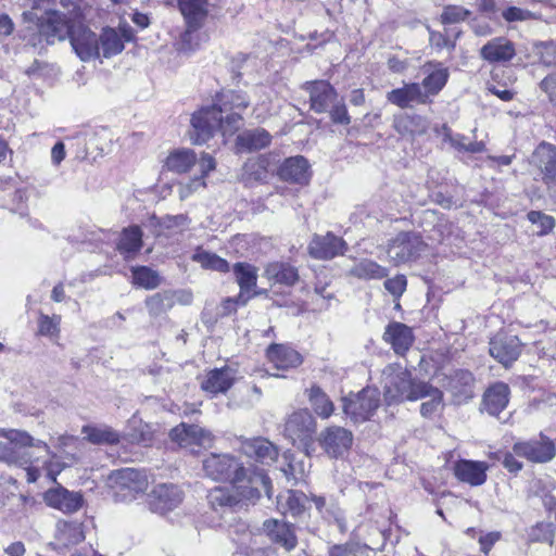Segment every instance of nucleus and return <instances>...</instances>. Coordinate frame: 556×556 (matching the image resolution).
Returning <instances> with one entry per match:
<instances>
[{
	"label": "nucleus",
	"instance_id": "f257e3e1",
	"mask_svg": "<svg viewBox=\"0 0 556 556\" xmlns=\"http://www.w3.org/2000/svg\"><path fill=\"white\" fill-rule=\"evenodd\" d=\"M250 102L242 90L223 89L215 96L212 105L203 106L192 115L189 131L191 142L205 143L217 131L223 136L235 134L242 124V112Z\"/></svg>",
	"mask_w": 556,
	"mask_h": 556
},
{
	"label": "nucleus",
	"instance_id": "f03ea898",
	"mask_svg": "<svg viewBox=\"0 0 556 556\" xmlns=\"http://www.w3.org/2000/svg\"><path fill=\"white\" fill-rule=\"evenodd\" d=\"M17 37L26 47L41 50L70 36V18L56 10V0H25Z\"/></svg>",
	"mask_w": 556,
	"mask_h": 556
},
{
	"label": "nucleus",
	"instance_id": "7ed1b4c3",
	"mask_svg": "<svg viewBox=\"0 0 556 556\" xmlns=\"http://www.w3.org/2000/svg\"><path fill=\"white\" fill-rule=\"evenodd\" d=\"M30 450H36L39 458H43L48 454V445L35 440L27 432L16 429L0 428V460L9 465L25 466L33 463V454Z\"/></svg>",
	"mask_w": 556,
	"mask_h": 556
},
{
	"label": "nucleus",
	"instance_id": "20e7f679",
	"mask_svg": "<svg viewBox=\"0 0 556 556\" xmlns=\"http://www.w3.org/2000/svg\"><path fill=\"white\" fill-rule=\"evenodd\" d=\"M384 400L389 405L404 401H416L421 381H415L412 374L400 364H389L382 371Z\"/></svg>",
	"mask_w": 556,
	"mask_h": 556
},
{
	"label": "nucleus",
	"instance_id": "39448f33",
	"mask_svg": "<svg viewBox=\"0 0 556 556\" xmlns=\"http://www.w3.org/2000/svg\"><path fill=\"white\" fill-rule=\"evenodd\" d=\"M230 483L239 506L255 504L263 492L271 496V481L263 469L250 470L243 467Z\"/></svg>",
	"mask_w": 556,
	"mask_h": 556
},
{
	"label": "nucleus",
	"instance_id": "423d86ee",
	"mask_svg": "<svg viewBox=\"0 0 556 556\" xmlns=\"http://www.w3.org/2000/svg\"><path fill=\"white\" fill-rule=\"evenodd\" d=\"M75 148V159L89 163L102 157L110 148L108 130H97L90 126L77 127L72 131V149Z\"/></svg>",
	"mask_w": 556,
	"mask_h": 556
},
{
	"label": "nucleus",
	"instance_id": "0eeeda50",
	"mask_svg": "<svg viewBox=\"0 0 556 556\" xmlns=\"http://www.w3.org/2000/svg\"><path fill=\"white\" fill-rule=\"evenodd\" d=\"M428 245L418 232L402 231L388 243L387 254L395 266L414 262L426 252Z\"/></svg>",
	"mask_w": 556,
	"mask_h": 556
},
{
	"label": "nucleus",
	"instance_id": "6e6552de",
	"mask_svg": "<svg viewBox=\"0 0 556 556\" xmlns=\"http://www.w3.org/2000/svg\"><path fill=\"white\" fill-rule=\"evenodd\" d=\"M315 432L316 422L307 409H299L286 420L285 437L300 448L307 450L312 445Z\"/></svg>",
	"mask_w": 556,
	"mask_h": 556
},
{
	"label": "nucleus",
	"instance_id": "1a4fd4ad",
	"mask_svg": "<svg viewBox=\"0 0 556 556\" xmlns=\"http://www.w3.org/2000/svg\"><path fill=\"white\" fill-rule=\"evenodd\" d=\"M513 451L518 457L535 464H545L556 456V445L553 440L540 433L538 440L520 441L513 445Z\"/></svg>",
	"mask_w": 556,
	"mask_h": 556
},
{
	"label": "nucleus",
	"instance_id": "9d476101",
	"mask_svg": "<svg viewBox=\"0 0 556 556\" xmlns=\"http://www.w3.org/2000/svg\"><path fill=\"white\" fill-rule=\"evenodd\" d=\"M80 11L81 4L74 5L72 0V48L81 61L87 62L100 56V47L98 36L90 29L83 28L75 35L74 20L80 17Z\"/></svg>",
	"mask_w": 556,
	"mask_h": 556
},
{
	"label": "nucleus",
	"instance_id": "9b49d317",
	"mask_svg": "<svg viewBox=\"0 0 556 556\" xmlns=\"http://www.w3.org/2000/svg\"><path fill=\"white\" fill-rule=\"evenodd\" d=\"M380 403L379 391L375 388H365L353 399L344 401V413L354 422H363L375 413Z\"/></svg>",
	"mask_w": 556,
	"mask_h": 556
},
{
	"label": "nucleus",
	"instance_id": "f8f14e48",
	"mask_svg": "<svg viewBox=\"0 0 556 556\" xmlns=\"http://www.w3.org/2000/svg\"><path fill=\"white\" fill-rule=\"evenodd\" d=\"M530 163L540 175L547 189L556 188V146L541 142L531 155Z\"/></svg>",
	"mask_w": 556,
	"mask_h": 556
},
{
	"label": "nucleus",
	"instance_id": "ddd939ff",
	"mask_svg": "<svg viewBox=\"0 0 556 556\" xmlns=\"http://www.w3.org/2000/svg\"><path fill=\"white\" fill-rule=\"evenodd\" d=\"M244 466L232 455L211 454L203 460V470L207 477L217 481H231Z\"/></svg>",
	"mask_w": 556,
	"mask_h": 556
},
{
	"label": "nucleus",
	"instance_id": "4468645a",
	"mask_svg": "<svg viewBox=\"0 0 556 556\" xmlns=\"http://www.w3.org/2000/svg\"><path fill=\"white\" fill-rule=\"evenodd\" d=\"M135 35L132 28L126 24H119L118 28L105 27L98 37L100 53L103 58L110 59L122 53L125 42L134 40Z\"/></svg>",
	"mask_w": 556,
	"mask_h": 556
},
{
	"label": "nucleus",
	"instance_id": "2eb2a0df",
	"mask_svg": "<svg viewBox=\"0 0 556 556\" xmlns=\"http://www.w3.org/2000/svg\"><path fill=\"white\" fill-rule=\"evenodd\" d=\"M109 483L117 491H127L130 497L143 493L148 489L147 475L135 468H122L114 470L109 476Z\"/></svg>",
	"mask_w": 556,
	"mask_h": 556
},
{
	"label": "nucleus",
	"instance_id": "dca6fc26",
	"mask_svg": "<svg viewBox=\"0 0 556 556\" xmlns=\"http://www.w3.org/2000/svg\"><path fill=\"white\" fill-rule=\"evenodd\" d=\"M170 439L182 447H189L192 452L195 446L208 448L213 445V435L210 431L197 426L180 424L173 428L169 433Z\"/></svg>",
	"mask_w": 556,
	"mask_h": 556
},
{
	"label": "nucleus",
	"instance_id": "f3484780",
	"mask_svg": "<svg viewBox=\"0 0 556 556\" xmlns=\"http://www.w3.org/2000/svg\"><path fill=\"white\" fill-rule=\"evenodd\" d=\"M184 493L173 483H160L149 493V506L154 513L165 514L180 505Z\"/></svg>",
	"mask_w": 556,
	"mask_h": 556
},
{
	"label": "nucleus",
	"instance_id": "a211bd4d",
	"mask_svg": "<svg viewBox=\"0 0 556 556\" xmlns=\"http://www.w3.org/2000/svg\"><path fill=\"white\" fill-rule=\"evenodd\" d=\"M489 351L498 363L509 367L520 356L522 343L517 336L497 333L491 339Z\"/></svg>",
	"mask_w": 556,
	"mask_h": 556
},
{
	"label": "nucleus",
	"instance_id": "6ab92c4d",
	"mask_svg": "<svg viewBox=\"0 0 556 556\" xmlns=\"http://www.w3.org/2000/svg\"><path fill=\"white\" fill-rule=\"evenodd\" d=\"M346 242L333 235L327 232L326 235H315L309 244L308 253L316 260H331L338 255H341L346 250Z\"/></svg>",
	"mask_w": 556,
	"mask_h": 556
},
{
	"label": "nucleus",
	"instance_id": "aec40b11",
	"mask_svg": "<svg viewBox=\"0 0 556 556\" xmlns=\"http://www.w3.org/2000/svg\"><path fill=\"white\" fill-rule=\"evenodd\" d=\"M303 89L309 93L311 109L318 114L328 112L339 97L326 80L306 81Z\"/></svg>",
	"mask_w": 556,
	"mask_h": 556
},
{
	"label": "nucleus",
	"instance_id": "412c9836",
	"mask_svg": "<svg viewBox=\"0 0 556 556\" xmlns=\"http://www.w3.org/2000/svg\"><path fill=\"white\" fill-rule=\"evenodd\" d=\"M352 442V432L338 426L328 427L320 434V445L330 457L334 458L348 452Z\"/></svg>",
	"mask_w": 556,
	"mask_h": 556
},
{
	"label": "nucleus",
	"instance_id": "4be33fe9",
	"mask_svg": "<svg viewBox=\"0 0 556 556\" xmlns=\"http://www.w3.org/2000/svg\"><path fill=\"white\" fill-rule=\"evenodd\" d=\"M386 98L389 103L401 109H408L417 104H428L431 102V99H427V93L424 92L420 84L417 83L404 84L401 88L392 89L387 92Z\"/></svg>",
	"mask_w": 556,
	"mask_h": 556
},
{
	"label": "nucleus",
	"instance_id": "5701e85b",
	"mask_svg": "<svg viewBox=\"0 0 556 556\" xmlns=\"http://www.w3.org/2000/svg\"><path fill=\"white\" fill-rule=\"evenodd\" d=\"M476 380L473 375L466 369L455 370L446 377L444 387L452 393L455 402L460 404L473 397Z\"/></svg>",
	"mask_w": 556,
	"mask_h": 556
},
{
	"label": "nucleus",
	"instance_id": "b1692460",
	"mask_svg": "<svg viewBox=\"0 0 556 556\" xmlns=\"http://www.w3.org/2000/svg\"><path fill=\"white\" fill-rule=\"evenodd\" d=\"M268 362L279 370L296 368L303 363L302 355L287 344H270L266 350Z\"/></svg>",
	"mask_w": 556,
	"mask_h": 556
},
{
	"label": "nucleus",
	"instance_id": "393cba45",
	"mask_svg": "<svg viewBox=\"0 0 556 556\" xmlns=\"http://www.w3.org/2000/svg\"><path fill=\"white\" fill-rule=\"evenodd\" d=\"M515 55V45L505 37H495L480 49V56L489 63L509 62Z\"/></svg>",
	"mask_w": 556,
	"mask_h": 556
},
{
	"label": "nucleus",
	"instance_id": "a878e982",
	"mask_svg": "<svg viewBox=\"0 0 556 556\" xmlns=\"http://www.w3.org/2000/svg\"><path fill=\"white\" fill-rule=\"evenodd\" d=\"M383 340L391 344L393 351L403 356L414 342L412 328L400 321L390 323L383 333Z\"/></svg>",
	"mask_w": 556,
	"mask_h": 556
},
{
	"label": "nucleus",
	"instance_id": "bb28decb",
	"mask_svg": "<svg viewBox=\"0 0 556 556\" xmlns=\"http://www.w3.org/2000/svg\"><path fill=\"white\" fill-rule=\"evenodd\" d=\"M178 7L187 23L184 40L191 31L199 29L207 16V0H178Z\"/></svg>",
	"mask_w": 556,
	"mask_h": 556
},
{
	"label": "nucleus",
	"instance_id": "cd10ccee",
	"mask_svg": "<svg viewBox=\"0 0 556 556\" xmlns=\"http://www.w3.org/2000/svg\"><path fill=\"white\" fill-rule=\"evenodd\" d=\"M241 451L250 458L270 465L278 457V448L267 439L253 438L241 443Z\"/></svg>",
	"mask_w": 556,
	"mask_h": 556
},
{
	"label": "nucleus",
	"instance_id": "c85d7f7f",
	"mask_svg": "<svg viewBox=\"0 0 556 556\" xmlns=\"http://www.w3.org/2000/svg\"><path fill=\"white\" fill-rule=\"evenodd\" d=\"M263 529L274 543L280 545L286 551H292L298 544L295 530L292 525L276 519H268L264 521Z\"/></svg>",
	"mask_w": 556,
	"mask_h": 556
},
{
	"label": "nucleus",
	"instance_id": "c756f323",
	"mask_svg": "<svg viewBox=\"0 0 556 556\" xmlns=\"http://www.w3.org/2000/svg\"><path fill=\"white\" fill-rule=\"evenodd\" d=\"M455 477L472 486L481 485L486 480L488 466L483 462L460 459L453 467Z\"/></svg>",
	"mask_w": 556,
	"mask_h": 556
},
{
	"label": "nucleus",
	"instance_id": "7c9ffc66",
	"mask_svg": "<svg viewBox=\"0 0 556 556\" xmlns=\"http://www.w3.org/2000/svg\"><path fill=\"white\" fill-rule=\"evenodd\" d=\"M309 165L304 156L298 155L286 159L278 168V176L281 180L291 184H307Z\"/></svg>",
	"mask_w": 556,
	"mask_h": 556
},
{
	"label": "nucleus",
	"instance_id": "2f4dec72",
	"mask_svg": "<svg viewBox=\"0 0 556 556\" xmlns=\"http://www.w3.org/2000/svg\"><path fill=\"white\" fill-rule=\"evenodd\" d=\"M510 389L504 382H495L489 387L482 399V406L488 414L497 416L503 412L509 402Z\"/></svg>",
	"mask_w": 556,
	"mask_h": 556
},
{
	"label": "nucleus",
	"instance_id": "473e14b6",
	"mask_svg": "<svg viewBox=\"0 0 556 556\" xmlns=\"http://www.w3.org/2000/svg\"><path fill=\"white\" fill-rule=\"evenodd\" d=\"M236 379V370L229 366L210 370L201 387L212 394L225 393L231 388Z\"/></svg>",
	"mask_w": 556,
	"mask_h": 556
},
{
	"label": "nucleus",
	"instance_id": "72a5a7b5",
	"mask_svg": "<svg viewBox=\"0 0 556 556\" xmlns=\"http://www.w3.org/2000/svg\"><path fill=\"white\" fill-rule=\"evenodd\" d=\"M72 543H78L85 540L86 532L92 526V519L79 514V508L84 505L83 495L78 492H72Z\"/></svg>",
	"mask_w": 556,
	"mask_h": 556
},
{
	"label": "nucleus",
	"instance_id": "f704fd0d",
	"mask_svg": "<svg viewBox=\"0 0 556 556\" xmlns=\"http://www.w3.org/2000/svg\"><path fill=\"white\" fill-rule=\"evenodd\" d=\"M216 167V162L214 157L207 153H202L200 160H199V169H200V176L194 177L193 179H190L186 184H181L179 186V198L181 200L187 199L190 197L194 191H197L199 188L205 187L204 178L207 176V174L212 170H214Z\"/></svg>",
	"mask_w": 556,
	"mask_h": 556
},
{
	"label": "nucleus",
	"instance_id": "c9c22d12",
	"mask_svg": "<svg viewBox=\"0 0 556 556\" xmlns=\"http://www.w3.org/2000/svg\"><path fill=\"white\" fill-rule=\"evenodd\" d=\"M264 274L266 278L274 283H280L287 287L294 286L300 278L298 268L283 262L269 263L266 266Z\"/></svg>",
	"mask_w": 556,
	"mask_h": 556
},
{
	"label": "nucleus",
	"instance_id": "e433bc0d",
	"mask_svg": "<svg viewBox=\"0 0 556 556\" xmlns=\"http://www.w3.org/2000/svg\"><path fill=\"white\" fill-rule=\"evenodd\" d=\"M237 146L244 151H258L271 142V135L264 128L247 129L238 135Z\"/></svg>",
	"mask_w": 556,
	"mask_h": 556
},
{
	"label": "nucleus",
	"instance_id": "4c0bfd02",
	"mask_svg": "<svg viewBox=\"0 0 556 556\" xmlns=\"http://www.w3.org/2000/svg\"><path fill=\"white\" fill-rule=\"evenodd\" d=\"M142 248V231L138 226L125 228L117 242L118 252L126 258H134Z\"/></svg>",
	"mask_w": 556,
	"mask_h": 556
},
{
	"label": "nucleus",
	"instance_id": "58836bf2",
	"mask_svg": "<svg viewBox=\"0 0 556 556\" xmlns=\"http://www.w3.org/2000/svg\"><path fill=\"white\" fill-rule=\"evenodd\" d=\"M393 126L402 136H416L426 134L429 123L426 117L418 114H401L394 117Z\"/></svg>",
	"mask_w": 556,
	"mask_h": 556
},
{
	"label": "nucleus",
	"instance_id": "ea45409f",
	"mask_svg": "<svg viewBox=\"0 0 556 556\" xmlns=\"http://www.w3.org/2000/svg\"><path fill=\"white\" fill-rule=\"evenodd\" d=\"M416 401L421 399H429L421 403L420 414L424 417H431L440 407L443 406V393L438 388L432 387L427 382H422L417 389Z\"/></svg>",
	"mask_w": 556,
	"mask_h": 556
},
{
	"label": "nucleus",
	"instance_id": "a19ab883",
	"mask_svg": "<svg viewBox=\"0 0 556 556\" xmlns=\"http://www.w3.org/2000/svg\"><path fill=\"white\" fill-rule=\"evenodd\" d=\"M199 160L193 150L177 149L172 151L165 161V166L168 170L184 174L187 173L195 164L199 165Z\"/></svg>",
	"mask_w": 556,
	"mask_h": 556
},
{
	"label": "nucleus",
	"instance_id": "79ce46f5",
	"mask_svg": "<svg viewBox=\"0 0 556 556\" xmlns=\"http://www.w3.org/2000/svg\"><path fill=\"white\" fill-rule=\"evenodd\" d=\"M349 274L363 280L382 279L389 275V270L377 262L363 258L354 264Z\"/></svg>",
	"mask_w": 556,
	"mask_h": 556
},
{
	"label": "nucleus",
	"instance_id": "37998d69",
	"mask_svg": "<svg viewBox=\"0 0 556 556\" xmlns=\"http://www.w3.org/2000/svg\"><path fill=\"white\" fill-rule=\"evenodd\" d=\"M307 502V496L300 491L289 490L278 496V505L283 514H290L292 517L301 516L306 509Z\"/></svg>",
	"mask_w": 556,
	"mask_h": 556
},
{
	"label": "nucleus",
	"instance_id": "c03bdc74",
	"mask_svg": "<svg viewBox=\"0 0 556 556\" xmlns=\"http://www.w3.org/2000/svg\"><path fill=\"white\" fill-rule=\"evenodd\" d=\"M232 270L236 281L240 287V294L245 295V293H249L254 287H256L257 269L255 266L239 262L233 265Z\"/></svg>",
	"mask_w": 556,
	"mask_h": 556
},
{
	"label": "nucleus",
	"instance_id": "a18cd8bd",
	"mask_svg": "<svg viewBox=\"0 0 556 556\" xmlns=\"http://www.w3.org/2000/svg\"><path fill=\"white\" fill-rule=\"evenodd\" d=\"M307 396L314 412L321 418H328L333 413V403L328 395L318 387L312 386L307 390Z\"/></svg>",
	"mask_w": 556,
	"mask_h": 556
},
{
	"label": "nucleus",
	"instance_id": "49530a36",
	"mask_svg": "<svg viewBox=\"0 0 556 556\" xmlns=\"http://www.w3.org/2000/svg\"><path fill=\"white\" fill-rule=\"evenodd\" d=\"M85 438L93 444H117L121 441L118 432L110 427H89L83 428Z\"/></svg>",
	"mask_w": 556,
	"mask_h": 556
},
{
	"label": "nucleus",
	"instance_id": "de8ad7c7",
	"mask_svg": "<svg viewBox=\"0 0 556 556\" xmlns=\"http://www.w3.org/2000/svg\"><path fill=\"white\" fill-rule=\"evenodd\" d=\"M448 79V71L445 67H439L429 73L420 85L424 92L427 93V99L438 94L446 85Z\"/></svg>",
	"mask_w": 556,
	"mask_h": 556
},
{
	"label": "nucleus",
	"instance_id": "09e8293b",
	"mask_svg": "<svg viewBox=\"0 0 556 556\" xmlns=\"http://www.w3.org/2000/svg\"><path fill=\"white\" fill-rule=\"evenodd\" d=\"M207 500L214 509L239 506L238 500L231 489V485L229 488H214L208 492Z\"/></svg>",
	"mask_w": 556,
	"mask_h": 556
},
{
	"label": "nucleus",
	"instance_id": "8fccbe9b",
	"mask_svg": "<svg viewBox=\"0 0 556 556\" xmlns=\"http://www.w3.org/2000/svg\"><path fill=\"white\" fill-rule=\"evenodd\" d=\"M312 501L314 502L316 508L323 515V517L325 519H327L329 522L333 521L337 525V527L341 533H344L348 531L345 517L339 507L332 505L324 510V508L326 506L325 497L313 496Z\"/></svg>",
	"mask_w": 556,
	"mask_h": 556
},
{
	"label": "nucleus",
	"instance_id": "3c124183",
	"mask_svg": "<svg viewBox=\"0 0 556 556\" xmlns=\"http://www.w3.org/2000/svg\"><path fill=\"white\" fill-rule=\"evenodd\" d=\"M192 260L205 269H212L219 273H227L230 269L229 263L226 260L205 250H197L192 255Z\"/></svg>",
	"mask_w": 556,
	"mask_h": 556
},
{
	"label": "nucleus",
	"instance_id": "603ef678",
	"mask_svg": "<svg viewBox=\"0 0 556 556\" xmlns=\"http://www.w3.org/2000/svg\"><path fill=\"white\" fill-rule=\"evenodd\" d=\"M134 285L147 290L155 289L161 283V277L157 271L148 266H138L131 268Z\"/></svg>",
	"mask_w": 556,
	"mask_h": 556
},
{
	"label": "nucleus",
	"instance_id": "864d4df0",
	"mask_svg": "<svg viewBox=\"0 0 556 556\" xmlns=\"http://www.w3.org/2000/svg\"><path fill=\"white\" fill-rule=\"evenodd\" d=\"M375 535L377 540L372 542V545L367 543L359 542H349L345 543V546L351 549L352 554L355 556H369V552H380L384 548L387 543V535L383 530L379 528H375Z\"/></svg>",
	"mask_w": 556,
	"mask_h": 556
},
{
	"label": "nucleus",
	"instance_id": "5fc2aeb1",
	"mask_svg": "<svg viewBox=\"0 0 556 556\" xmlns=\"http://www.w3.org/2000/svg\"><path fill=\"white\" fill-rule=\"evenodd\" d=\"M123 439L132 444L147 445L152 440V432L147 424L134 418L129 421V431L123 435Z\"/></svg>",
	"mask_w": 556,
	"mask_h": 556
},
{
	"label": "nucleus",
	"instance_id": "6e6d98bb",
	"mask_svg": "<svg viewBox=\"0 0 556 556\" xmlns=\"http://www.w3.org/2000/svg\"><path fill=\"white\" fill-rule=\"evenodd\" d=\"M555 536V527L552 522H536L527 530V538L530 542L552 544Z\"/></svg>",
	"mask_w": 556,
	"mask_h": 556
},
{
	"label": "nucleus",
	"instance_id": "4d7b16f0",
	"mask_svg": "<svg viewBox=\"0 0 556 556\" xmlns=\"http://www.w3.org/2000/svg\"><path fill=\"white\" fill-rule=\"evenodd\" d=\"M46 503L63 513L70 511V493L66 489H51L45 494Z\"/></svg>",
	"mask_w": 556,
	"mask_h": 556
},
{
	"label": "nucleus",
	"instance_id": "13d9d810",
	"mask_svg": "<svg viewBox=\"0 0 556 556\" xmlns=\"http://www.w3.org/2000/svg\"><path fill=\"white\" fill-rule=\"evenodd\" d=\"M61 317L53 315L52 317L40 314L38 319V333L40 336L49 337L51 340H55L60 333Z\"/></svg>",
	"mask_w": 556,
	"mask_h": 556
},
{
	"label": "nucleus",
	"instance_id": "bf43d9fd",
	"mask_svg": "<svg viewBox=\"0 0 556 556\" xmlns=\"http://www.w3.org/2000/svg\"><path fill=\"white\" fill-rule=\"evenodd\" d=\"M460 35V30H456L455 28L445 29V33H430V42L439 49L447 48L454 49L455 41Z\"/></svg>",
	"mask_w": 556,
	"mask_h": 556
},
{
	"label": "nucleus",
	"instance_id": "052dcab7",
	"mask_svg": "<svg viewBox=\"0 0 556 556\" xmlns=\"http://www.w3.org/2000/svg\"><path fill=\"white\" fill-rule=\"evenodd\" d=\"M535 53L539 61L546 67L556 66V43L553 41L535 45Z\"/></svg>",
	"mask_w": 556,
	"mask_h": 556
},
{
	"label": "nucleus",
	"instance_id": "680f3d73",
	"mask_svg": "<svg viewBox=\"0 0 556 556\" xmlns=\"http://www.w3.org/2000/svg\"><path fill=\"white\" fill-rule=\"evenodd\" d=\"M146 305L152 316H160L172 305V300L163 293H155L146 300Z\"/></svg>",
	"mask_w": 556,
	"mask_h": 556
},
{
	"label": "nucleus",
	"instance_id": "e2e57ef3",
	"mask_svg": "<svg viewBox=\"0 0 556 556\" xmlns=\"http://www.w3.org/2000/svg\"><path fill=\"white\" fill-rule=\"evenodd\" d=\"M528 220L540 227V235H546L555 227L554 217L546 215L540 211H530L527 215Z\"/></svg>",
	"mask_w": 556,
	"mask_h": 556
},
{
	"label": "nucleus",
	"instance_id": "0e129e2a",
	"mask_svg": "<svg viewBox=\"0 0 556 556\" xmlns=\"http://www.w3.org/2000/svg\"><path fill=\"white\" fill-rule=\"evenodd\" d=\"M470 12L458 5H447L444 8L441 20L443 24H453L465 21Z\"/></svg>",
	"mask_w": 556,
	"mask_h": 556
},
{
	"label": "nucleus",
	"instance_id": "69168bd1",
	"mask_svg": "<svg viewBox=\"0 0 556 556\" xmlns=\"http://www.w3.org/2000/svg\"><path fill=\"white\" fill-rule=\"evenodd\" d=\"M451 144L458 151H466L470 153H479L485 150L483 141H470L466 142V138L462 135L450 138Z\"/></svg>",
	"mask_w": 556,
	"mask_h": 556
},
{
	"label": "nucleus",
	"instance_id": "338daca9",
	"mask_svg": "<svg viewBox=\"0 0 556 556\" xmlns=\"http://www.w3.org/2000/svg\"><path fill=\"white\" fill-rule=\"evenodd\" d=\"M330 118L334 124L349 125L351 117L348 113L346 105L343 99H337L334 104L329 109Z\"/></svg>",
	"mask_w": 556,
	"mask_h": 556
},
{
	"label": "nucleus",
	"instance_id": "774afa93",
	"mask_svg": "<svg viewBox=\"0 0 556 556\" xmlns=\"http://www.w3.org/2000/svg\"><path fill=\"white\" fill-rule=\"evenodd\" d=\"M407 280L404 275H397L384 281V288L394 296L400 298L406 290Z\"/></svg>",
	"mask_w": 556,
	"mask_h": 556
}]
</instances>
